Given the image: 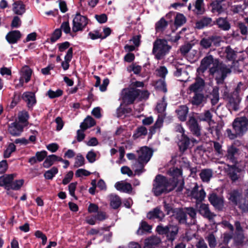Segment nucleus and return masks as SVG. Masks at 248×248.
Returning <instances> with one entry per match:
<instances>
[{
	"instance_id": "1",
	"label": "nucleus",
	"mask_w": 248,
	"mask_h": 248,
	"mask_svg": "<svg viewBox=\"0 0 248 248\" xmlns=\"http://www.w3.org/2000/svg\"><path fill=\"white\" fill-rule=\"evenodd\" d=\"M176 188V185L171 186L169 179L161 174L156 175L153 181L152 192L155 196L158 197L163 193H168Z\"/></svg>"
},
{
	"instance_id": "2",
	"label": "nucleus",
	"mask_w": 248,
	"mask_h": 248,
	"mask_svg": "<svg viewBox=\"0 0 248 248\" xmlns=\"http://www.w3.org/2000/svg\"><path fill=\"white\" fill-rule=\"evenodd\" d=\"M216 62L209 69V75L215 77L217 84H223L227 75L231 72V70L225 64L216 59Z\"/></svg>"
},
{
	"instance_id": "3",
	"label": "nucleus",
	"mask_w": 248,
	"mask_h": 248,
	"mask_svg": "<svg viewBox=\"0 0 248 248\" xmlns=\"http://www.w3.org/2000/svg\"><path fill=\"white\" fill-rule=\"evenodd\" d=\"M171 46L168 44V41L165 39H156L153 43L152 53L157 60L165 58L169 54Z\"/></svg>"
},
{
	"instance_id": "4",
	"label": "nucleus",
	"mask_w": 248,
	"mask_h": 248,
	"mask_svg": "<svg viewBox=\"0 0 248 248\" xmlns=\"http://www.w3.org/2000/svg\"><path fill=\"white\" fill-rule=\"evenodd\" d=\"M14 174H4L0 176V186L3 187L6 190H19L24 184L23 179L14 181Z\"/></svg>"
},
{
	"instance_id": "5",
	"label": "nucleus",
	"mask_w": 248,
	"mask_h": 248,
	"mask_svg": "<svg viewBox=\"0 0 248 248\" xmlns=\"http://www.w3.org/2000/svg\"><path fill=\"white\" fill-rule=\"evenodd\" d=\"M179 230V227L178 225L171 224L165 226L160 224L155 229V231L158 234L165 235L168 241L170 242H173L176 239Z\"/></svg>"
},
{
	"instance_id": "6",
	"label": "nucleus",
	"mask_w": 248,
	"mask_h": 248,
	"mask_svg": "<svg viewBox=\"0 0 248 248\" xmlns=\"http://www.w3.org/2000/svg\"><path fill=\"white\" fill-rule=\"evenodd\" d=\"M170 175L172 176L169 180L171 184V186H174L176 185V187L178 185L180 184L177 187L176 191L177 192H181L182 191L184 187V181L182 178L183 171L181 169L174 168L170 170Z\"/></svg>"
},
{
	"instance_id": "7",
	"label": "nucleus",
	"mask_w": 248,
	"mask_h": 248,
	"mask_svg": "<svg viewBox=\"0 0 248 248\" xmlns=\"http://www.w3.org/2000/svg\"><path fill=\"white\" fill-rule=\"evenodd\" d=\"M248 119L246 117L237 118L234 119L232 126L238 136H242L247 131Z\"/></svg>"
},
{
	"instance_id": "8",
	"label": "nucleus",
	"mask_w": 248,
	"mask_h": 248,
	"mask_svg": "<svg viewBox=\"0 0 248 248\" xmlns=\"http://www.w3.org/2000/svg\"><path fill=\"white\" fill-rule=\"evenodd\" d=\"M208 201L216 210L219 212L223 211L225 208L224 198L223 196L219 195L216 192L209 194Z\"/></svg>"
},
{
	"instance_id": "9",
	"label": "nucleus",
	"mask_w": 248,
	"mask_h": 248,
	"mask_svg": "<svg viewBox=\"0 0 248 248\" xmlns=\"http://www.w3.org/2000/svg\"><path fill=\"white\" fill-rule=\"evenodd\" d=\"M124 95L123 101L127 105H130L134 103V101L140 95L141 91L135 88L124 89Z\"/></svg>"
},
{
	"instance_id": "10",
	"label": "nucleus",
	"mask_w": 248,
	"mask_h": 248,
	"mask_svg": "<svg viewBox=\"0 0 248 248\" xmlns=\"http://www.w3.org/2000/svg\"><path fill=\"white\" fill-rule=\"evenodd\" d=\"M88 23V19L87 17L81 16L79 13H77L73 20V31L76 32L83 31Z\"/></svg>"
},
{
	"instance_id": "11",
	"label": "nucleus",
	"mask_w": 248,
	"mask_h": 248,
	"mask_svg": "<svg viewBox=\"0 0 248 248\" xmlns=\"http://www.w3.org/2000/svg\"><path fill=\"white\" fill-rule=\"evenodd\" d=\"M180 132L182 133V135L178 142V146L179 152L183 154L188 149H191L190 138L185 134V130L182 127Z\"/></svg>"
},
{
	"instance_id": "12",
	"label": "nucleus",
	"mask_w": 248,
	"mask_h": 248,
	"mask_svg": "<svg viewBox=\"0 0 248 248\" xmlns=\"http://www.w3.org/2000/svg\"><path fill=\"white\" fill-rule=\"evenodd\" d=\"M215 25L214 20L206 16H202L195 23V28L202 30L204 28H211Z\"/></svg>"
},
{
	"instance_id": "13",
	"label": "nucleus",
	"mask_w": 248,
	"mask_h": 248,
	"mask_svg": "<svg viewBox=\"0 0 248 248\" xmlns=\"http://www.w3.org/2000/svg\"><path fill=\"white\" fill-rule=\"evenodd\" d=\"M140 152V154L138 157L137 161L140 166L144 167V164L150 160L153 153L152 150L147 146L141 147Z\"/></svg>"
},
{
	"instance_id": "14",
	"label": "nucleus",
	"mask_w": 248,
	"mask_h": 248,
	"mask_svg": "<svg viewBox=\"0 0 248 248\" xmlns=\"http://www.w3.org/2000/svg\"><path fill=\"white\" fill-rule=\"evenodd\" d=\"M237 164H227L226 165V171L232 182H235L238 180L239 176L237 173L241 171V169L237 166Z\"/></svg>"
},
{
	"instance_id": "15",
	"label": "nucleus",
	"mask_w": 248,
	"mask_h": 248,
	"mask_svg": "<svg viewBox=\"0 0 248 248\" xmlns=\"http://www.w3.org/2000/svg\"><path fill=\"white\" fill-rule=\"evenodd\" d=\"M216 59H214L212 55L205 57L202 60L200 66L197 69V72L204 73L211 64L214 66V63L216 62Z\"/></svg>"
},
{
	"instance_id": "16",
	"label": "nucleus",
	"mask_w": 248,
	"mask_h": 248,
	"mask_svg": "<svg viewBox=\"0 0 248 248\" xmlns=\"http://www.w3.org/2000/svg\"><path fill=\"white\" fill-rule=\"evenodd\" d=\"M220 37L217 35H211L207 38H203L200 42V46L204 49L210 47L212 44L216 45L220 41Z\"/></svg>"
},
{
	"instance_id": "17",
	"label": "nucleus",
	"mask_w": 248,
	"mask_h": 248,
	"mask_svg": "<svg viewBox=\"0 0 248 248\" xmlns=\"http://www.w3.org/2000/svg\"><path fill=\"white\" fill-rule=\"evenodd\" d=\"M174 211V213L172 214V216L178 222V223L180 224H186L187 217L184 208L182 207L175 208V210Z\"/></svg>"
},
{
	"instance_id": "18",
	"label": "nucleus",
	"mask_w": 248,
	"mask_h": 248,
	"mask_svg": "<svg viewBox=\"0 0 248 248\" xmlns=\"http://www.w3.org/2000/svg\"><path fill=\"white\" fill-rule=\"evenodd\" d=\"M229 194L228 200L233 205L238 206L243 198L242 192L238 189H235L232 190Z\"/></svg>"
},
{
	"instance_id": "19",
	"label": "nucleus",
	"mask_w": 248,
	"mask_h": 248,
	"mask_svg": "<svg viewBox=\"0 0 248 248\" xmlns=\"http://www.w3.org/2000/svg\"><path fill=\"white\" fill-rule=\"evenodd\" d=\"M198 212L204 218H207L209 220L213 219L216 216L214 213L210 211L209 205L203 203L200 204Z\"/></svg>"
},
{
	"instance_id": "20",
	"label": "nucleus",
	"mask_w": 248,
	"mask_h": 248,
	"mask_svg": "<svg viewBox=\"0 0 248 248\" xmlns=\"http://www.w3.org/2000/svg\"><path fill=\"white\" fill-rule=\"evenodd\" d=\"M164 213L160 210L159 207L154 208L152 210L147 213L146 217L150 220L158 219L159 221H162L165 217Z\"/></svg>"
},
{
	"instance_id": "21",
	"label": "nucleus",
	"mask_w": 248,
	"mask_h": 248,
	"mask_svg": "<svg viewBox=\"0 0 248 248\" xmlns=\"http://www.w3.org/2000/svg\"><path fill=\"white\" fill-rule=\"evenodd\" d=\"M22 99L27 103L29 108H32L36 103L35 93L32 92H26L23 93Z\"/></svg>"
},
{
	"instance_id": "22",
	"label": "nucleus",
	"mask_w": 248,
	"mask_h": 248,
	"mask_svg": "<svg viewBox=\"0 0 248 248\" xmlns=\"http://www.w3.org/2000/svg\"><path fill=\"white\" fill-rule=\"evenodd\" d=\"M22 37V34L18 30H14L9 31L6 35L5 38L10 44H14Z\"/></svg>"
},
{
	"instance_id": "23",
	"label": "nucleus",
	"mask_w": 248,
	"mask_h": 248,
	"mask_svg": "<svg viewBox=\"0 0 248 248\" xmlns=\"http://www.w3.org/2000/svg\"><path fill=\"white\" fill-rule=\"evenodd\" d=\"M9 133L14 136H19L23 131V126L16 122H13L8 125Z\"/></svg>"
},
{
	"instance_id": "24",
	"label": "nucleus",
	"mask_w": 248,
	"mask_h": 248,
	"mask_svg": "<svg viewBox=\"0 0 248 248\" xmlns=\"http://www.w3.org/2000/svg\"><path fill=\"white\" fill-rule=\"evenodd\" d=\"M239 94H237L236 92H233L229 97V106L234 111L239 109V104L241 102Z\"/></svg>"
},
{
	"instance_id": "25",
	"label": "nucleus",
	"mask_w": 248,
	"mask_h": 248,
	"mask_svg": "<svg viewBox=\"0 0 248 248\" xmlns=\"http://www.w3.org/2000/svg\"><path fill=\"white\" fill-rule=\"evenodd\" d=\"M187 123L193 134L197 136H200V127L196 118L193 116L190 117Z\"/></svg>"
},
{
	"instance_id": "26",
	"label": "nucleus",
	"mask_w": 248,
	"mask_h": 248,
	"mask_svg": "<svg viewBox=\"0 0 248 248\" xmlns=\"http://www.w3.org/2000/svg\"><path fill=\"white\" fill-rule=\"evenodd\" d=\"M205 86V81L203 78L197 76L195 78V81L189 87V90L194 93L198 92L202 90Z\"/></svg>"
},
{
	"instance_id": "27",
	"label": "nucleus",
	"mask_w": 248,
	"mask_h": 248,
	"mask_svg": "<svg viewBox=\"0 0 248 248\" xmlns=\"http://www.w3.org/2000/svg\"><path fill=\"white\" fill-rule=\"evenodd\" d=\"M239 149L233 145L229 147L227 150L226 157L233 164H238V162L235 155L238 154Z\"/></svg>"
},
{
	"instance_id": "28",
	"label": "nucleus",
	"mask_w": 248,
	"mask_h": 248,
	"mask_svg": "<svg viewBox=\"0 0 248 248\" xmlns=\"http://www.w3.org/2000/svg\"><path fill=\"white\" fill-rule=\"evenodd\" d=\"M47 155V152L45 150L38 151L35 153V156H32L29 159L28 162L31 165H33L37 162H40L43 161Z\"/></svg>"
},
{
	"instance_id": "29",
	"label": "nucleus",
	"mask_w": 248,
	"mask_h": 248,
	"mask_svg": "<svg viewBox=\"0 0 248 248\" xmlns=\"http://www.w3.org/2000/svg\"><path fill=\"white\" fill-rule=\"evenodd\" d=\"M215 25H217L218 28L223 31H228L231 28V25L227 20V17H218L214 21Z\"/></svg>"
},
{
	"instance_id": "30",
	"label": "nucleus",
	"mask_w": 248,
	"mask_h": 248,
	"mask_svg": "<svg viewBox=\"0 0 248 248\" xmlns=\"http://www.w3.org/2000/svg\"><path fill=\"white\" fill-rule=\"evenodd\" d=\"M175 112L179 120L182 122H185L186 120L188 108L186 105H181L176 109Z\"/></svg>"
},
{
	"instance_id": "31",
	"label": "nucleus",
	"mask_w": 248,
	"mask_h": 248,
	"mask_svg": "<svg viewBox=\"0 0 248 248\" xmlns=\"http://www.w3.org/2000/svg\"><path fill=\"white\" fill-rule=\"evenodd\" d=\"M161 243V239L156 236H152L144 242L143 248H155Z\"/></svg>"
},
{
	"instance_id": "32",
	"label": "nucleus",
	"mask_w": 248,
	"mask_h": 248,
	"mask_svg": "<svg viewBox=\"0 0 248 248\" xmlns=\"http://www.w3.org/2000/svg\"><path fill=\"white\" fill-rule=\"evenodd\" d=\"M26 6L21 0H17L13 4V11L16 15H22L26 12Z\"/></svg>"
},
{
	"instance_id": "33",
	"label": "nucleus",
	"mask_w": 248,
	"mask_h": 248,
	"mask_svg": "<svg viewBox=\"0 0 248 248\" xmlns=\"http://www.w3.org/2000/svg\"><path fill=\"white\" fill-rule=\"evenodd\" d=\"M194 6L192 11L195 15H202L205 12L203 0H196Z\"/></svg>"
},
{
	"instance_id": "34",
	"label": "nucleus",
	"mask_w": 248,
	"mask_h": 248,
	"mask_svg": "<svg viewBox=\"0 0 248 248\" xmlns=\"http://www.w3.org/2000/svg\"><path fill=\"white\" fill-rule=\"evenodd\" d=\"M115 187L117 190L127 193H130L132 190V185L127 182H118L115 184Z\"/></svg>"
},
{
	"instance_id": "35",
	"label": "nucleus",
	"mask_w": 248,
	"mask_h": 248,
	"mask_svg": "<svg viewBox=\"0 0 248 248\" xmlns=\"http://www.w3.org/2000/svg\"><path fill=\"white\" fill-rule=\"evenodd\" d=\"M73 55V49L70 47L64 56V61L62 62V66L64 70H67L69 67V62L72 60Z\"/></svg>"
},
{
	"instance_id": "36",
	"label": "nucleus",
	"mask_w": 248,
	"mask_h": 248,
	"mask_svg": "<svg viewBox=\"0 0 248 248\" xmlns=\"http://www.w3.org/2000/svg\"><path fill=\"white\" fill-rule=\"evenodd\" d=\"M213 115L209 110H205L203 113H201L198 117V119L200 121L207 122L209 124L211 123H215L214 120H212Z\"/></svg>"
},
{
	"instance_id": "37",
	"label": "nucleus",
	"mask_w": 248,
	"mask_h": 248,
	"mask_svg": "<svg viewBox=\"0 0 248 248\" xmlns=\"http://www.w3.org/2000/svg\"><path fill=\"white\" fill-rule=\"evenodd\" d=\"M225 52L227 60L233 62L236 61L237 52L234 51L230 46H228L226 47Z\"/></svg>"
},
{
	"instance_id": "38",
	"label": "nucleus",
	"mask_w": 248,
	"mask_h": 248,
	"mask_svg": "<svg viewBox=\"0 0 248 248\" xmlns=\"http://www.w3.org/2000/svg\"><path fill=\"white\" fill-rule=\"evenodd\" d=\"M213 176V172L211 169L202 170L200 173V176L203 182H208Z\"/></svg>"
},
{
	"instance_id": "39",
	"label": "nucleus",
	"mask_w": 248,
	"mask_h": 248,
	"mask_svg": "<svg viewBox=\"0 0 248 248\" xmlns=\"http://www.w3.org/2000/svg\"><path fill=\"white\" fill-rule=\"evenodd\" d=\"M191 194L192 197L200 202H202L206 195V193L203 189H202L199 192H198L197 188L196 187L192 189Z\"/></svg>"
},
{
	"instance_id": "40",
	"label": "nucleus",
	"mask_w": 248,
	"mask_h": 248,
	"mask_svg": "<svg viewBox=\"0 0 248 248\" xmlns=\"http://www.w3.org/2000/svg\"><path fill=\"white\" fill-rule=\"evenodd\" d=\"M152 226L145 221L142 220L140 223V226L137 231V234L141 235L145 232H150Z\"/></svg>"
},
{
	"instance_id": "41",
	"label": "nucleus",
	"mask_w": 248,
	"mask_h": 248,
	"mask_svg": "<svg viewBox=\"0 0 248 248\" xmlns=\"http://www.w3.org/2000/svg\"><path fill=\"white\" fill-rule=\"evenodd\" d=\"M21 77L24 78L25 82L28 83L31 80L32 71L29 66H25L21 70Z\"/></svg>"
},
{
	"instance_id": "42",
	"label": "nucleus",
	"mask_w": 248,
	"mask_h": 248,
	"mask_svg": "<svg viewBox=\"0 0 248 248\" xmlns=\"http://www.w3.org/2000/svg\"><path fill=\"white\" fill-rule=\"evenodd\" d=\"M147 134V129L144 126L138 127L134 131L132 138L134 140H136L140 137L145 136Z\"/></svg>"
},
{
	"instance_id": "43",
	"label": "nucleus",
	"mask_w": 248,
	"mask_h": 248,
	"mask_svg": "<svg viewBox=\"0 0 248 248\" xmlns=\"http://www.w3.org/2000/svg\"><path fill=\"white\" fill-rule=\"evenodd\" d=\"M168 25V22L162 17L155 25V29L156 32H163Z\"/></svg>"
},
{
	"instance_id": "44",
	"label": "nucleus",
	"mask_w": 248,
	"mask_h": 248,
	"mask_svg": "<svg viewBox=\"0 0 248 248\" xmlns=\"http://www.w3.org/2000/svg\"><path fill=\"white\" fill-rule=\"evenodd\" d=\"M132 109L130 108H124L122 107V104L117 108L116 113L117 116L118 118H121L124 116L125 117L128 114L132 112Z\"/></svg>"
},
{
	"instance_id": "45",
	"label": "nucleus",
	"mask_w": 248,
	"mask_h": 248,
	"mask_svg": "<svg viewBox=\"0 0 248 248\" xmlns=\"http://www.w3.org/2000/svg\"><path fill=\"white\" fill-rule=\"evenodd\" d=\"M62 35V32L61 29H55L51 35L49 39H47V41L51 44L54 43L59 39Z\"/></svg>"
},
{
	"instance_id": "46",
	"label": "nucleus",
	"mask_w": 248,
	"mask_h": 248,
	"mask_svg": "<svg viewBox=\"0 0 248 248\" xmlns=\"http://www.w3.org/2000/svg\"><path fill=\"white\" fill-rule=\"evenodd\" d=\"M57 158V155L54 154L47 155L46 159L43 163V166L45 168H48L53 165L56 161L55 159Z\"/></svg>"
},
{
	"instance_id": "47",
	"label": "nucleus",
	"mask_w": 248,
	"mask_h": 248,
	"mask_svg": "<svg viewBox=\"0 0 248 248\" xmlns=\"http://www.w3.org/2000/svg\"><path fill=\"white\" fill-rule=\"evenodd\" d=\"M186 21V18L183 14L177 13L176 14L174 20V24L176 27L182 26Z\"/></svg>"
},
{
	"instance_id": "48",
	"label": "nucleus",
	"mask_w": 248,
	"mask_h": 248,
	"mask_svg": "<svg viewBox=\"0 0 248 248\" xmlns=\"http://www.w3.org/2000/svg\"><path fill=\"white\" fill-rule=\"evenodd\" d=\"M194 95L193 97L191 103L193 105L199 106L201 105L204 98V95L202 93H198V92L194 93Z\"/></svg>"
},
{
	"instance_id": "49",
	"label": "nucleus",
	"mask_w": 248,
	"mask_h": 248,
	"mask_svg": "<svg viewBox=\"0 0 248 248\" xmlns=\"http://www.w3.org/2000/svg\"><path fill=\"white\" fill-rule=\"evenodd\" d=\"M212 98L211 102L212 106L216 105L219 100V88L217 87H215L211 93Z\"/></svg>"
},
{
	"instance_id": "50",
	"label": "nucleus",
	"mask_w": 248,
	"mask_h": 248,
	"mask_svg": "<svg viewBox=\"0 0 248 248\" xmlns=\"http://www.w3.org/2000/svg\"><path fill=\"white\" fill-rule=\"evenodd\" d=\"M121 198L117 195L112 196L110 199V205L114 209H118L121 205Z\"/></svg>"
},
{
	"instance_id": "51",
	"label": "nucleus",
	"mask_w": 248,
	"mask_h": 248,
	"mask_svg": "<svg viewBox=\"0 0 248 248\" xmlns=\"http://www.w3.org/2000/svg\"><path fill=\"white\" fill-rule=\"evenodd\" d=\"M211 6L213 13L217 12L218 14H220L224 11L223 8L220 1H214L211 4Z\"/></svg>"
},
{
	"instance_id": "52",
	"label": "nucleus",
	"mask_w": 248,
	"mask_h": 248,
	"mask_svg": "<svg viewBox=\"0 0 248 248\" xmlns=\"http://www.w3.org/2000/svg\"><path fill=\"white\" fill-rule=\"evenodd\" d=\"M58 172V168L56 167H53L51 169L45 172L44 177L46 179L51 180Z\"/></svg>"
},
{
	"instance_id": "53",
	"label": "nucleus",
	"mask_w": 248,
	"mask_h": 248,
	"mask_svg": "<svg viewBox=\"0 0 248 248\" xmlns=\"http://www.w3.org/2000/svg\"><path fill=\"white\" fill-rule=\"evenodd\" d=\"M16 150V146L13 143H10L6 149L4 151L3 157L7 158L10 157L11 154Z\"/></svg>"
},
{
	"instance_id": "54",
	"label": "nucleus",
	"mask_w": 248,
	"mask_h": 248,
	"mask_svg": "<svg viewBox=\"0 0 248 248\" xmlns=\"http://www.w3.org/2000/svg\"><path fill=\"white\" fill-rule=\"evenodd\" d=\"M63 93V91L61 89H58L55 92L50 89L47 91L46 95H48L50 99H54L62 96Z\"/></svg>"
},
{
	"instance_id": "55",
	"label": "nucleus",
	"mask_w": 248,
	"mask_h": 248,
	"mask_svg": "<svg viewBox=\"0 0 248 248\" xmlns=\"http://www.w3.org/2000/svg\"><path fill=\"white\" fill-rule=\"evenodd\" d=\"M156 88L163 93H166L167 92V85L165 79H160L156 81Z\"/></svg>"
},
{
	"instance_id": "56",
	"label": "nucleus",
	"mask_w": 248,
	"mask_h": 248,
	"mask_svg": "<svg viewBox=\"0 0 248 248\" xmlns=\"http://www.w3.org/2000/svg\"><path fill=\"white\" fill-rule=\"evenodd\" d=\"M238 207L242 213H248V199L242 198Z\"/></svg>"
},
{
	"instance_id": "57",
	"label": "nucleus",
	"mask_w": 248,
	"mask_h": 248,
	"mask_svg": "<svg viewBox=\"0 0 248 248\" xmlns=\"http://www.w3.org/2000/svg\"><path fill=\"white\" fill-rule=\"evenodd\" d=\"M224 126V123L222 122L218 123L217 124L212 127L213 131L215 132L216 136L217 138H219L221 135V130Z\"/></svg>"
},
{
	"instance_id": "58",
	"label": "nucleus",
	"mask_w": 248,
	"mask_h": 248,
	"mask_svg": "<svg viewBox=\"0 0 248 248\" xmlns=\"http://www.w3.org/2000/svg\"><path fill=\"white\" fill-rule=\"evenodd\" d=\"M163 206L164 211L166 212V214L169 215L170 213L173 214L174 213L175 208H173V204L172 203H167L166 201H164Z\"/></svg>"
},
{
	"instance_id": "59",
	"label": "nucleus",
	"mask_w": 248,
	"mask_h": 248,
	"mask_svg": "<svg viewBox=\"0 0 248 248\" xmlns=\"http://www.w3.org/2000/svg\"><path fill=\"white\" fill-rule=\"evenodd\" d=\"M209 246L211 248H215L217 246V240L214 234L212 233H210L206 237Z\"/></svg>"
},
{
	"instance_id": "60",
	"label": "nucleus",
	"mask_w": 248,
	"mask_h": 248,
	"mask_svg": "<svg viewBox=\"0 0 248 248\" xmlns=\"http://www.w3.org/2000/svg\"><path fill=\"white\" fill-rule=\"evenodd\" d=\"M157 75L161 78V79H165L168 71L167 68L165 66H160L157 70Z\"/></svg>"
},
{
	"instance_id": "61",
	"label": "nucleus",
	"mask_w": 248,
	"mask_h": 248,
	"mask_svg": "<svg viewBox=\"0 0 248 248\" xmlns=\"http://www.w3.org/2000/svg\"><path fill=\"white\" fill-rule=\"evenodd\" d=\"M244 236L242 233H236V236L233 240L236 246L242 245L244 242Z\"/></svg>"
},
{
	"instance_id": "62",
	"label": "nucleus",
	"mask_w": 248,
	"mask_h": 248,
	"mask_svg": "<svg viewBox=\"0 0 248 248\" xmlns=\"http://www.w3.org/2000/svg\"><path fill=\"white\" fill-rule=\"evenodd\" d=\"M85 164V159L81 154H78L76 158L74 166L76 168L81 167Z\"/></svg>"
},
{
	"instance_id": "63",
	"label": "nucleus",
	"mask_w": 248,
	"mask_h": 248,
	"mask_svg": "<svg viewBox=\"0 0 248 248\" xmlns=\"http://www.w3.org/2000/svg\"><path fill=\"white\" fill-rule=\"evenodd\" d=\"M192 48V45L190 43H187L183 46H182L179 50L180 52L183 56L186 55L188 53Z\"/></svg>"
},
{
	"instance_id": "64",
	"label": "nucleus",
	"mask_w": 248,
	"mask_h": 248,
	"mask_svg": "<svg viewBox=\"0 0 248 248\" xmlns=\"http://www.w3.org/2000/svg\"><path fill=\"white\" fill-rule=\"evenodd\" d=\"M128 70L130 72L133 71L135 74H140L141 71V66L137 65L135 63H132L128 67Z\"/></svg>"
}]
</instances>
